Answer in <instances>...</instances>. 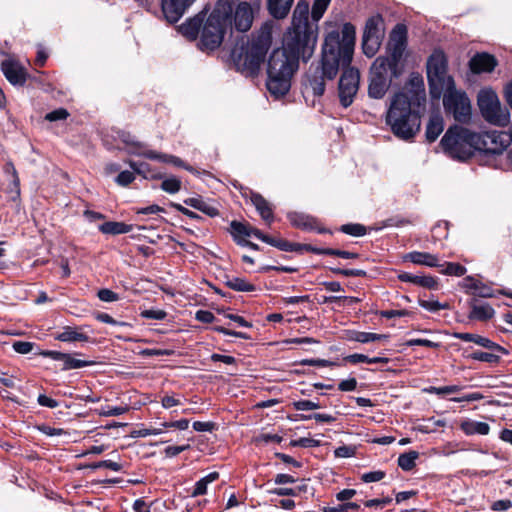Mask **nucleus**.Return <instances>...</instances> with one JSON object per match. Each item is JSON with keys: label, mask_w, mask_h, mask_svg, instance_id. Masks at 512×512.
Listing matches in <instances>:
<instances>
[{"label": "nucleus", "mask_w": 512, "mask_h": 512, "mask_svg": "<svg viewBox=\"0 0 512 512\" xmlns=\"http://www.w3.org/2000/svg\"><path fill=\"white\" fill-rule=\"evenodd\" d=\"M405 258L418 265H425L428 267L440 266L438 257L427 252L414 251L407 254Z\"/></svg>", "instance_id": "25"}, {"label": "nucleus", "mask_w": 512, "mask_h": 512, "mask_svg": "<svg viewBox=\"0 0 512 512\" xmlns=\"http://www.w3.org/2000/svg\"><path fill=\"white\" fill-rule=\"evenodd\" d=\"M477 133L460 127H450L443 138L441 145L445 153L451 158L464 161L474 155L477 151Z\"/></svg>", "instance_id": "7"}, {"label": "nucleus", "mask_w": 512, "mask_h": 512, "mask_svg": "<svg viewBox=\"0 0 512 512\" xmlns=\"http://www.w3.org/2000/svg\"><path fill=\"white\" fill-rule=\"evenodd\" d=\"M1 71L12 85H24L27 80V71L16 59L9 57L2 61Z\"/></svg>", "instance_id": "18"}, {"label": "nucleus", "mask_w": 512, "mask_h": 512, "mask_svg": "<svg viewBox=\"0 0 512 512\" xmlns=\"http://www.w3.org/2000/svg\"><path fill=\"white\" fill-rule=\"evenodd\" d=\"M190 448V445H182V446H168L165 450H164V453L166 455V457H169V458H172V457H175L177 456L178 454L182 453L183 451L187 450Z\"/></svg>", "instance_id": "62"}, {"label": "nucleus", "mask_w": 512, "mask_h": 512, "mask_svg": "<svg viewBox=\"0 0 512 512\" xmlns=\"http://www.w3.org/2000/svg\"><path fill=\"white\" fill-rule=\"evenodd\" d=\"M93 361H86L81 359L74 358L71 354H65V357L63 359V369L64 370H70V369H79L87 366L93 365Z\"/></svg>", "instance_id": "38"}, {"label": "nucleus", "mask_w": 512, "mask_h": 512, "mask_svg": "<svg viewBox=\"0 0 512 512\" xmlns=\"http://www.w3.org/2000/svg\"><path fill=\"white\" fill-rule=\"evenodd\" d=\"M484 396L479 392H473L469 394H465L461 397H454L451 400L454 402H472L483 399Z\"/></svg>", "instance_id": "59"}, {"label": "nucleus", "mask_w": 512, "mask_h": 512, "mask_svg": "<svg viewBox=\"0 0 512 512\" xmlns=\"http://www.w3.org/2000/svg\"><path fill=\"white\" fill-rule=\"evenodd\" d=\"M512 142V127L509 131H489L482 134L477 133V151L479 160L488 158L487 164L495 160V156H501L505 149Z\"/></svg>", "instance_id": "12"}, {"label": "nucleus", "mask_w": 512, "mask_h": 512, "mask_svg": "<svg viewBox=\"0 0 512 512\" xmlns=\"http://www.w3.org/2000/svg\"><path fill=\"white\" fill-rule=\"evenodd\" d=\"M459 386L451 385V386H442V387H431L429 392L435 393L437 395L450 394L459 391Z\"/></svg>", "instance_id": "58"}, {"label": "nucleus", "mask_w": 512, "mask_h": 512, "mask_svg": "<svg viewBox=\"0 0 512 512\" xmlns=\"http://www.w3.org/2000/svg\"><path fill=\"white\" fill-rule=\"evenodd\" d=\"M427 77L430 94L433 98L439 99L445 89L453 88L454 80L447 74V60L442 51L436 50L429 57Z\"/></svg>", "instance_id": "9"}, {"label": "nucleus", "mask_w": 512, "mask_h": 512, "mask_svg": "<svg viewBox=\"0 0 512 512\" xmlns=\"http://www.w3.org/2000/svg\"><path fill=\"white\" fill-rule=\"evenodd\" d=\"M340 230L355 237L363 236L366 233V228L361 224H345L341 226Z\"/></svg>", "instance_id": "42"}, {"label": "nucleus", "mask_w": 512, "mask_h": 512, "mask_svg": "<svg viewBox=\"0 0 512 512\" xmlns=\"http://www.w3.org/2000/svg\"><path fill=\"white\" fill-rule=\"evenodd\" d=\"M55 338L62 342H86L89 339V337L86 334L81 333L72 327H65L64 330L61 333H59Z\"/></svg>", "instance_id": "32"}, {"label": "nucleus", "mask_w": 512, "mask_h": 512, "mask_svg": "<svg viewBox=\"0 0 512 512\" xmlns=\"http://www.w3.org/2000/svg\"><path fill=\"white\" fill-rule=\"evenodd\" d=\"M466 281L470 283L469 287L473 289L476 296L483 298H491L494 296L493 290L482 282L470 277L466 278Z\"/></svg>", "instance_id": "36"}, {"label": "nucleus", "mask_w": 512, "mask_h": 512, "mask_svg": "<svg viewBox=\"0 0 512 512\" xmlns=\"http://www.w3.org/2000/svg\"><path fill=\"white\" fill-rule=\"evenodd\" d=\"M218 477L219 474L217 472H211L205 477L201 478L199 481L196 482L195 487L191 492V496L197 497L206 494L208 485L217 480Z\"/></svg>", "instance_id": "34"}, {"label": "nucleus", "mask_w": 512, "mask_h": 512, "mask_svg": "<svg viewBox=\"0 0 512 512\" xmlns=\"http://www.w3.org/2000/svg\"><path fill=\"white\" fill-rule=\"evenodd\" d=\"M134 179V172L125 170L120 172L119 175L116 177V183L120 186H127L130 183H132Z\"/></svg>", "instance_id": "49"}, {"label": "nucleus", "mask_w": 512, "mask_h": 512, "mask_svg": "<svg viewBox=\"0 0 512 512\" xmlns=\"http://www.w3.org/2000/svg\"><path fill=\"white\" fill-rule=\"evenodd\" d=\"M483 118L492 125L506 127L510 122L509 109L502 105L498 95L491 88H483L477 97Z\"/></svg>", "instance_id": "10"}, {"label": "nucleus", "mask_w": 512, "mask_h": 512, "mask_svg": "<svg viewBox=\"0 0 512 512\" xmlns=\"http://www.w3.org/2000/svg\"><path fill=\"white\" fill-rule=\"evenodd\" d=\"M141 316L146 319L163 320L166 317V312L163 310H144Z\"/></svg>", "instance_id": "56"}, {"label": "nucleus", "mask_w": 512, "mask_h": 512, "mask_svg": "<svg viewBox=\"0 0 512 512\" xmlns=\"http://www.w3.org/2000/svg\"><path fill=\"white\" fill-rule=\"evenodd\" d=\"M260 5L261 0H252V2L241 1L233 8L229 2V22L227 23L229 30H236L238 32L250 30Z\"/></svg>", "instance_id": "13"}, {"label": "nucleus", "mask_w": 512, "mask_h": 512, "mask_svg": "<svg viewBox=\"0 0 512 512\" xmlns=\"http://www.w3.org/2000/svg\"><path fill=\"white\" fill-rule=\"evenodd\" d=\"M116 139L120 144H122V146H119V149L124 150L130 155L145 157L162 163L172 164L177 167H183L188 171H192V168L186 166L180 158L174 155L151 150L147 144L137 140L136 137L129 132L118 131Z\"/></svg>", "instance_id": "8"}, {"label": "nucleus", "mask_w": 512, "mask_h": 512, "mask_svg": "<svg viewBox=\"0 0 512 512\" xmlns=\"http://www.w3.org/2000/svg\"><path fill=\"white\" fill-rule=\"evenodd\" d=\"M163 433L161 428H140L132 432L133 437L156 436Z\"/></svg>", "instance_id": "48"}, {"label": "nucleus", "mask_w": 512, "mask_h": 512, "mask_svg": "<svg viewBox=\"0 0 512 512\" xmlns=\"http://www.w3.org/2000/svg\"><path fill=\"white\" fill-rule=\"evenodd\" d=\"M360 75L357 69L348 67L339 80V98L343 107L350 106L359 88Z\"/></svg>", "instance_id": "16"}, {"label": "nucleus", "mask_w": 512, "mask_h": 512, "mask_svg": "<svg viewBox=\"0 0 512 512\" xmlns=\"http://www.w3.org/2000/svg\"><path fill=\"white\" fill-rule=\"evenodd\" d=\"M282 440V437L277 434H261L255 438V441L257 443H270V442H276L280 443Z\"/></svg>", "instance_id": "61"}, {"label": "nucleus", "mask_w": 512, "mask_h": 512, "mask_svg": "<svg viewBox=\"0 0 512 512\" xmlns=\"http://www.w3.org/2000/svg\"><path fill=\"white\" fill-rule=\"evenodd\" d=\"M445 110L452 114L460 123H466L471 118V103L466 93L455 89H445L442 93Z\"/></svg>", "instance_id": "14"}, {"label": "nucleus", "mask_w": 512, "mask_h": 512, "mask_svg": "<svg viewBox=\"0 0 512 512\" xmlns=\"http://www.w3.org/2000/svg\"><path fill=\"white\" fill-rule=\"evenodd\" d=\"M355 27L345 23L341 32H329L322 46V58L318 66L307 77L308 86L314 95L321 96L325 91V79H333L339 66H348L352 60L355 46Z\"/></svg>", "instance_id": "1"}, {"label": "nucleus", "mask_w": 512, "mask_h": 512, "mask_svg": "<svg viewBox=\"0 0 512 512\" xmlns=\"http://www.w3.org/2000/svg\"><path fill=\"white\" fill-rule=\"evenodd\" d=\"M202 19L194 17L179 26L180 33L190 40H195L201 31Z\"/></svg>", "instance_id": "27"}, {"label": "nucleus", "mask_w": 512, "mask_h": 512, "mask_svg": "<svg viewBox=\"0 0 512 512\" xmlns=\"http://www.w3.org/2000/svg\"><path fill=\"white\" fill-rule=\"evenodd\" d=\"M460 428L466 435H487L490 432V426L487 423L471 419L463 421Z\"/></svg>", "instance_id": "24"}, {"label": "nucleus", "mask_w": 512, "mask_h": 512, "mask_svg": "<svg viewBox=\"0 0 512 512\" xmlns=\"http://www.w3.org/2000/svg\"><path fill=\"white\" fill-rule=\"evenodd\" d=\"M331 0H314L311 16L314 23L309 22V3L299 1L293 11L292 23L287 30L282 49L299 60L308 61L315 50L318 39L317 22L324 15Z\"/></svg>", "instance_id": "2"}, {"label": "nucleus", "mask_w": 512, "mask_h": 512, "mask_svg": "<svg viewBox=\"0 0 512 512\" xmlns=\"http://www.w3.org/2000/svg\"><path fill=\"white\" fill-rule=\"evenodd\" d=\"M408 346H425L430 348H437L439 346L438 343L430 341L428 339H410L407 341Z\"/></svg>", "instance_id": "60"}, {"label": "nucleus", "mask_w": 512, "mask_h": 512, "mask_svg": "<svg viewBox=\"0 0 512 512\" xmlns=\"http://www.w3.org/2000/svg\"><path fill=\"white\" fill-rule=\"evenodd\" d=\"M12 347L19 354H28L33 350L34 344L27 341H16Z\"/></svg>", "instance_id": "50"}, {"label": "nucleus", "mask_w": 512, "mask_h": 512, "mask_svg": "<svg viewBox=\"0 0 512 512\" xmlns=\"http://www.w3.org/2000/svg\"><path fill=\"white\" fill-rule=\"evenodd\" d=\"M413 101L405 92H398L390 99L385 121L392 133L402 140L412 139L420 130L421 121L412 110Z\"/></svg>", "instance_id": "4"}, {"label": "nucleus", "mask_w": 512, "mask_h": 512, "mask_svg": "<svg viewBox=\"0 0 512 512\" xmlns=\"http://www.w3.org/2000/svg\"><path fill=\"white\" fill-rule=\"evenodd\" d=\"M407 43V28L403 24H397L391 31L388 49L391 52L392 65H397L398 60L402 57Z\"/></svg>", "instance_id": "17"}, {"label": "nucleus", "mask_w": 512, "mask_h": 512, "mask_svg": "<svg viewBox=\"0 0 512 512\" xmlns=\"http://www.w3.org/2000/svg\"><path fill=\"white\" fill-rule=\"evenodd\" d=\"M229 11V1L218 0L206 20L202 21L199 41L202 51H213L222 44L229 30Z\"/></svg>", "instance_id": "6"}, {"label": "nucleus", "mask_w": 512, "mask_h": 512, "mask_svg": "<svg viewBox=\"0 0 512 512\" xmlns=\"http://www.w3.org/2000/svg\"><path fill=\"white\" fill-rule=\"evenodd\" d=\"M469 65L474 73L491 72L497 65V61L488 53H478L471 58Z\"/></svg>", "instance_id": "20"}, {"label": "nucleus", "mask_w": 512, "mask_h": 512, "mask_svg": "<svg viewBox=\"0 0 512 512\" xmlns=\"http://www.w3.org/2000/svg\"><path fill=\"white\" fill-rule=\"evenodd\" d=\"M419 305L424 308L425 310H428L430 312H437L442 309H447L448 304L446 303H440L437 300H419Z\"/></svg>", "instance_id": "43"}, {"label": "nucleus", "mask_w": 512, "mask_h": 512, "mask_svg": "<svg viewBox=\"0 0 512 512\" xmlns=\"http://www.w3.org/2000/svg\"><path fill=\"white\" fill-rule=\"evenodd\" d=\"M195 0H162V11L170 23L177 22Z\"/></svg>", "instance_id": "19"}, {"label": "nucleus", "mask_w": 512, "mask_h": 512, "mask_svg": "<svg viewBox=\"0 0 512 512\" xmlns=\"http://www.w3.org/2000/svg\"><path fill=\"white\" fill-rule=\"evenodd\" d=\"M97 295L103 302H114L119 299L118 295L109 289H101L98 291Z\"/></svg>", "instance_id": "57"}, {"label": "nucleus", "mask_w": 512, "mask_h": 512, "mask_svg": "<svg viewBox=\"0 0 512 512\" xmlns=\"http://www.w3.org/2000/svg\"><path fill=\"white\" fill-rule=\"evenodd\" d=\"M69 116V113L64 108L56 109L52 112H49L46 114L45 119L48 121H58V120H64Z\"/></svg>", "instance_id": "51"}, {"label": "nucleus", "mask_w": 512, "mask_h": 512, "mask_svg": "<svg viewBox=\"0 0 512 512\" xmlns=\"http://www.w3.org/2000/svg\"><path fill=\"white\" fill-rule=\"evenodd\" d=\"M161 188L167 193L175 194L181 189V180L176 177H169L162 181Z\"/></svg>", "instance_id": "40"}, {"label": "nucleus", "mask_w": 512, "mask_h": 512, "mask_svg": "<svg viewBox=\"0 0 512 512\" xmlns=\"http://www.w3.org/2000/svg\"><path fill=\"white\" fill-rule=\"evenodd\" d=\"M182 401L174 395H165L161 399V405L165 409H170L174 406L181 405Z\"/></svg>", "instance_id": "55"}, {"label": "nucleus", "mask_w": 512, "mask_h": 512, "mask_svg": "<svg viewBox=\"0 0 512 512\" xmlns=\"http://www.w3.org/2000/svg\"><path fill=\"white\" fill-rule=\"evenodd\" d=\"M292 224L297 227L312 228L311 219L303 215L292 214L289 216Z\"/></svg>", "instance_id": "46"}, {"label": "nucleus", "mask_w": 512, "mask_h": 512, "mask_svg": "<svg viewBox=\"0 0 512 512\" xmlns=\"http://www.w3.org/2000/svg\"><path fill=\"white\" fill-rule=\"evenodd\" d=\"M90 467L92 469L108 468L112 471L118 472L122 469V464H120L118 461L102 460V461L93 463Z\"/></svg>", "instance_id": "44"}, {"label": "nucleus", "mask_w": 512, "mask_h": 512, "mask_svg": "<svg viewBox=\"0 0 512 512\" xmlns=\"http://www.w3.org/2000/svg\"><path fill=\"white\" fill-rule=\"evenodd\" d=\"M293 4V0H268V10L277 19L285 18Z\"/></svg>", "instance_id": "26"}, {"label": "nucleus", "mask_w": 512, "mask_h": 512, "mask_svg": "<svg viewBox=\"0 0 512 512\" xmlns=\"http://www.w3.org/2000/svg\"><path fill=\"white\" fill-rule=\"evenodd\" d=\"M225 283L229 288L235 291L250 292L255 290L253 284L240 277H227Z\"/></svg>", "instance_id": "35"}, {"label": "nucleus", "mask_w": 512, "mask_h": 512, "mask_svg": "<svg viewBox=\"0 0 512 512\" xmlns=\"http://www.w3.org/2000/svg\"><path fill=\"white\" fill-rule=\"evenodd\" d=\"M395 65L389 57H377L370 70L368 95L373 99H382L390 88L392 74L396 76Z\"/></svg>", "instance_id": "11"}, {"label": "nucleus", "mask_w": 512, "mask_h": 512, "mask_svg": "<svg viewBox=\"0 0 512 512\" xmlns=\"http://www.w3.org/2000/svg\"><path fill=\"white\" fill-rule=\"evenodd\" d=\"M356 387H357V381L355 378H349L346 380H342L338 386L339 390L345 391V392L354 391L356 389Z\"/></svg>", "instance_id": "64"}, {"label": "nucleus", "mask_w": 512, "mask_h": 512, "mask_svg": "<svg viewBox=\"0 0 512 512\" xmlns=\"http://www.w3.org/2000/svg\"><path fill=\"white\" fill-rule=\"evenodd\" d=\"M388 338L385 334H377V333H371V332H363L360 343H369L374 341H381L386 340Z\"/></svg>", "instance_id": "54"}, {"label": "nucleus", "mask_w": 512, "mask_h": 512, "mask_svg": "<svg viewBox=\"0 0 512 512\" xmlns=\"http://www.w3.org/2000/svg\"><path fill=\"white\" fill-rule=\"evenodd\" d=\"M294 409L298 411H308L320 408V404L310 400H299L293 402Z\"/></svg>", "instance_id": "45"}, {"label": "nucleus", "mask_w": 512, "mask_h": 512, "mask_svg": "<svg viewBox=\"0 0 512 512\" xmlns=\"http://www.w3.org/2000/svg\"><path fill=\"white\" fill-rule=\"evenodd\" d=\"M299 66V59L282 48L272 52L268 60V91L275 98L284 96L291 87V79Z\"/></svg>", "instance_id": "5"}, {"label": "nucleus", "mask_w": 512, "mask_h": 512, "mask_svg": "<svg viewBox=\"0 0 512 512\" xmlns=\"http://www.w3.org/2000/svg\"><path fill=\"white\" fill-rule=\"evenodd\" d=\"M498 351H491L490 352H482V351H475L471 354V358L477 361L487 362V363H496L499 361L500 357L498 355Z\"/></svg>", "instance_id": "39"}, {"label": "nucleus", "mask_w": 512, "mask_h": 512, "mask_svg": "<svg viewBox=\"0 0 512 512\" xmlns=\"http://www.w3.org/2000/svg\"><path fill=\"white\" fill-rule=\"evenodd\" d=\"M495 314L494 309L489 304H474L469 313L470 319L488 320Z\"/></svg>", "instance_id": "31"}, {"label": "nucleus", "mask_w": 512, "mask_h": 512, "mask_svg": "<svg viewBox=\"0 0 512 512\" xmlns=\"http://www.w3.org/2000/svg\"><path fill=\"white\" fill-rule=\"evenodd\" d=\"M251 201L255 206L256 210L261 215L262 219L267 222H271L273 219V213L269 206V203L260 194H253L251 197Z\"/></svg>", "instance_id": "30"}, {"label": "nucleus", "mask_w": 512, "mask_h": 512, "mask_svg": "<svg viewBox=\"0 0 512 512\" xmlns=\"http://www.w3.org/2000/svg\"><path fill=\"white\" fill-rule=\"evenodd\" d=\"M230 227L231 234L238 243H241V239L244 237H256V232H261L260 230L252 227L249 224H245L238 221H232Z\"/></svg>", "instance_id": "23"}, {"label": "nucleus", "mask_w": 512, "mask_h": 512, "mask_svg": "<svg viewBox=\"0 0 512 512\" xmlns=\"http://www.w3.org/2000/svg\"><path fill=\"white\" fill-rule=\"evenodd\" d=\"M4 171L6 174L11 176V185L8 192L13 194L12 199L14 200L20 195V180L18 173L12 162L6 163Z\"/></svg>", "instance_id": "33"}, {"label": "nucleus", "mask_w": 512, "mask_h": 512, "mask_svg": "<svg viewBox=\"0 0 512 512\" xmlns=\"http://www.w3.org/2000/svg\"><path fill=\"white\" fill-rule=\"evenodd\" d=\"M418 457L419 454L416 451L403 453L398 457V466L404 471H410L414 468Z\"/></svg>", "instance_id": "37"}, {"label": "nucleus", "mask_w": 512, "mask_h": 512, "mask_svg": "<svg viewBox=\"0 0 512 512\" xmlns=\"http://www.w3.org/2000/svg\"><path fill=\"white\" fill-rule=\"evenodd\" d=\"M408 86H411V91L414 94V99L412 101H416L418 105H420L421 101H425L424 95V81L420 74L413 73L410 75Z\"/></svg>", "instance_id": "28"}, {"label": "nucleus", "mask_w": 512, "mask_h": 512, "mask_svg": "<svg viewBox=\"0 0 512 512\" xmlns=\"http://www.w3.org/2000/svg\"><path fill=\"white\" fill-rule=\"evenodd\" d=\"M162 426L164 428H176L180 430H185L189 426V421L187 419H180L172 422H164Z\"/></svg>", "instance_id": "63"}, {"label": "nucleus", "mask_w": 512, "mask_h": 512, "mask_svg": "<svg viewBox=\"0 0 512 512\" xmlns=\"http://www.w3.org/2000/svg\"><path fill=\"white\" fill-rule=\"evenodd\" d=\"M334 454L338 458H350L355 455V448L352 446H340L335 449Z\"/></svg>", "instance_id": "53"}, {"label": "nucleus", "mask_w": 512, "mask_h": 512, "mask_svg": "<svg viewBox=\"0 0 512 512\" xmlns=\"http://www.w3.org/2000/svg\"><path fill=\"white\" fill-rule=\"evenodd\" d=\"M270 44L269 33H261L252 38L241 37L236 41L231 51V59L236 69L245 76L257 75Z\"/></svg>", "instance_id": "3"}, {"label": "nucleus", "mask_w": 512, "mask_h": 512, "mask_svg": "<svg viewBox=\"0 0 512 512\" xmlns=\"http://www.w3.org/2000/svg\"><path fill=\"white\" fill-rule=\"evenodd\" d=\"M444 130L443 117L436 113L432 114L429 118L426 127V138L429 142L435 141Z\"/></svg>", "instance_id": "22"}, {"label": "nucleus", "mask_w": 512, "mask_h": 512, "mask_svg": "<svg viewBox=\"0 0 512 512\" xmlns=\"http://www.w3.org/2000/svg\"><path fill=\"white\" fill-rule=\"evenodd\" d=\"M385 476V473L383 471H371L368 473H364L361 476V479L365 483H372V482H378L382 480Z\"/></svg>", "instance_id": "52"}, {"label": "nucleus", "mask_w": 512, "mask_h": 512, "mask_svg": "<svg viewBox=\"0 0 512 512\" xmlns=\"http://www.w3.org/2000/svg\"><path fill=\"white\" fill-rule=\"evenodd\" d=\"M384 35V20L381 15L377 14L368 18L362 38V49L367 57H373L378 52Z\"/></svg>", "instance_id": "15"}, {"label": "nucleus", "mask_w": 512, "mask_h": 512, "mask_svg": "<svg viewBox=\"0 0 512 512\" xmlns=\"http://www.w3.org/2000/svg\"><path fill=\"white\" fill-rule=\"evenodd\" d=\"M454 337L456 339L465 341V342H473L479 346H482L488 350L491 351H498L501 353H506L505 349L499 346L498 344L494 343L490 339L480 336L478 334L473 333H455Z\"/></svg>", "instance_id": "21"}, {"label": "nucleus", "mask_w": 512, "mask_h": 512, "mask_svg": "<svg viewBox=\"0 0 512 512\" xmlns=\"http://www.w3.org/2000/svg\"><path fill=\"white\" fill-rule=\"evenodd\" d=\"M128 411V407L126 406H116V407H110L107 406L105 408H102L100 411V415L103 416H119Z\"/></svg>", "instance_id": "47"}, {"label": "nucleus", "mask_w": 512, "mask_h": 512, "mask_svg": "<svg viewBox=\"0 0 512 512\" xmlns=\"http://www.w3.org/2000/svg\"><path fill=\"white\" fill-rule=\"evenodd\" d=\"M441 273L453 276H463L466 273V268L458 263L449 262L443 266Z\"/></svg>", "instance_id": "41"}, {"label": "nucleus", "mask_w": 512, "mask_h": 512, "mask_svg": "<svg viewBox=\"0 0 512 512\" xmlns=\"http://www.w3.org/2000/svg\"><path fill=\"white\" fill-rule=\"evenodd\" d=\"M132 225L123 222L109 221L101 224L99 230L104 234L118 235L132 231Z\"/></svg>", "instance_id": "29"}]
</instances>
